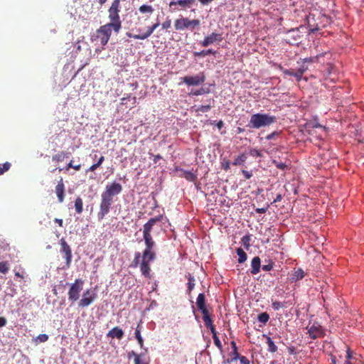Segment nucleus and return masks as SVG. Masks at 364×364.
Here are the masks:
<instances>
[{
  "mask_svg": "<svg viewBox=\"0 0 364 364\" xmlns=\"http://www.w3.org/2000/svg\"><path fill=\"white\" fill-rule=\"evenodd\" d=\"M304 277V272L301 269H299L294 272L293 279L300 280Z\"/></svg>",
  "mask_w": 364,
  "mask_h": 364,
  "instance_id": "ea45409f",
  "label": "nucleus"
},
{
  "mask_svg": "<svg viewBox=\"0 0 364 364\" xmlns=\"http://www.w3.org/2000/svg\"><path fill=\"white\" fill-rule=\"evenodd\" d=\"M313 128L318 129L321 131V132L323 134H326V128L324 127L316 124V125L314 126Z\"/></svg>",
  "mask_w": 364,
  "mask_h": 364,
  "instance_id": "bf43d9fd",
  "label": "nucleus"
},
{
  "mask_svg": "<svg viewBox=\"0 0 364 364\" xmlns=\"http://www.w3.org/2000/svg\"><path fill=\"white\" fill-rule=\"evenodd\" d=\"M176 170L178 171H180V173H181L179 174L180 177L185 178L188 181L195 182L198 178L197 175L192 171H186L184 169L178 168Z\"/></svg>",
  "mask_w": 364,
  "mask_h": 364,
  "instance_id": "a211bd4d",
  "label": "nucleus"
},
{
  "mask_svg": "<svg viewBox=\"0 0 364 364\" xmlns=\"http://www.w3.org/2000/svg\"><path fill=\"white\" fill-rule=\"evenodd\" d=\"M200 24L199 19H190L188 17L180 16L174 21V28L176 31L189 30L193 31Z\"/></svg>",
  "mask_w": 364,
  "mask_h": 364,
  "instance_id": "20e7f679",
  "label": "nucleus"
},
{
  "mask_svg": "<svg viewBox=\"0 0 364 364\" xmlns=\"http://www.w3.org/2000/svg\"><path fill=\"white\" fill-rule=\"evenodd\" d=\"M188 280V282L187 284L188 285V293L190 294L191 292V291L194 289V287H195V278L191 274H188L187 276H186Z\"/></svg>",
  "mask_w": 364,
  "mask_h": 364,
  "instance_id": "473e14b6",
  "label": "nucleus"
},
{
  "mask_svg": "<svg viewBox=\"0 0 364 364\" xmlns=\"http://www.w3.org/2000/svg\"><path fill=\"white\" fill-rule=\"evenodd\" d=\"M54 221L55 223H58L60 227H63V222L62 219L55 218Z\"/></svg>",
  "mask_w": 364,
  "mask_h": 364,
  "instance_id": "774afa93",
  "label": "nucleus"
},
{
  "mask_svg": "<svg viewBox=\"0 0 364 364\" xmlns=\"http://www.w3.org/2000/svg\"><path fill=\"white\" fill-rule=\"evenodd\" d=\"M97 298V294L95 292H91L89 289L83 293L82 298L80 300L78 306L85 308L90 305Z\"/></svg>",
  "mask_w": 364,
  "mask_h": 364,
  "instance_id": "f8f14e48",
  "label": "nucleus"
},
{
  "mask_svg": "<svg viewBox=\"0 0 364 364\" xmlns=\"http://www.w3.org/2000/svg\"><path fill=\"white\" fill-rule=\"evenodd\" d=\"M205 92H207L205 91V90L204 88L201 87L199 90L192 92V95H200L205 94Z\"/></svg>",
  "mask_w": 364,
  "mask_h": 364,
  "instance_id": "4d7b16f0",
  "label": "nucleus"
},
{
  "mask_svg": "<svg viewBox=\"0 0 364 364\" xmlns=\"http://www.w3.org/2000/svg\"><path fill=\"white\" fill-rule=\"evenodd\" d=\"M60 244L61 245L60 251L64 254V257L65 259L66 267L69 268L70 267L73 257L71 248L64 238H61L60 240Z\"/></svg>",
  "mask_w": 364,
  "mask_h": 364,
  "instance_id": "9d476101",
  "label": "nucleus"
},
{
  "mask_svg": "<svg viewBox=\"0 0 364 364\" xmlns=\"http://www.w3.org/2000/svg\"><path fill=\"white\" fill-rule=\"evenodd\" d=\"M216 53L215 50H213V49H208V50H203L200 52H194L193 55L195 57H204L205 55L212 54L215 55Z\"/></svg>",
  "mask_w": 364,
  "mask_h": 364,
  "instance_id": "7c9ffc66",
  "label": "nucleus"
},
{
  "mask_svg": "<svg viewBox=\"0 0 364 364\" xmlns=\"http://www.w3.org/2000/svg\"><path fill=\"white\" fill-rule=\"evenodd\" d=\"M113 200L103 196L102 195L101 196L100 211L97 213L99 220H102L105 218V216L109 212Z\"/></svg>",
  "mask_w": 364,
  "mask_h": 364,
  "instance_id": "6e6552de",
  "label": "nucleus"
},
{
  "mask_svg": "<svg viewBox=\"0 0 364 364\" xmlns=\"http://www.w3.org/2000/svg\"><path fill=\"white\" fill-rule=\"evenodd\" d=\"M308 68L306 65H301L298 70H297V81L299 82L304 73L307 70Z\"/></svg>",
  "mask_w": 364,
  "mask_h": 364,
  "instance_id": "58836bf2",
  "label": "nucleus"
},
{
  "mask_svg": "<svg viewBox=\"0 0 364 364\" xmlns=\"http://www.w3.org/2000/svg\"><path fill=\"white\" fill-rule=\"evenodd\" d=\"M75 208L77 214L82 213L83 210V202L80 197H77L75 201Z\"/></svg>",
  "mask_w": 364,
  "mask_h": 364,
  "instance_id": "cd10ccee",
  "label": "nucleus"
},
{
  "mask_svg": "<svg viewBox=\"0 0 364 364\" xmlns=\"http://www.w3.org/2000/svg\"><path fill=\"white\" fill-rule=\"evenodd\" d=\"M272 307L274 310H279L281 308L285 307V305L282 302L274 301H272Z\"/></svg>",
  "mask_w": 364,
  "mask_h": 364,
  "instance_id": "37998d69",
  "label": "nucleus"
},
{
  "mask_svg": "<svg viewBox=\"0 0 364 364\" xmlns=\"http://www.w3.org/2000/svg\"><path fill=\"white\" fill-rule=\"evenodd\" d=\"M182 81L188 86L200 85L205 80V76L203 73H200L194 76H185L181 78Z\"/></svg>",
  "mask_w": 364,
  "mask_h": 364,
  "instance_id": "9b49d317",
  "label": "nucleus"
},
{
  "mask_svg": "<svg viewBox=\"0 0 364 364\" xmlns=\"http://www.w3.org/2000/svg\"><path fill=\"white\" fill-rule=\"evenodd\" d=\"M122 0H113L111 6L108 9V18L110 25L114 26V31L118 33L122 28V21L119 13L121 11Z\"/></svg>",
  "mask_w": 364,
  "mask_h": 364,
  "instance_id": "f03ea898",
  "label": "nucleus"
},
{
  "mask_svg": "<svg viewBox=\"0 0 364 364\" xmlns=\"http://www.w3.org/2000/svg\"><path fill=\"white\" fill-rule=\"evenodd\" d=\"M250 240H251V238H250V235H245L242 238L241 242H242V245L245 247V248L247 250L250 247Z\"/></svg>",
  "mask_w": 364,
  "mask_h": 364,
  "instance_id": "e433bc0d",
  "label": "nucleus"
},
{
  "mask_svg": "<svg viewBox=\"0 0 364 364\" xmlns=\"http://www.w3.org/2000/svg\"><path fill=\"white\" fill-rule=\"evenodd\" d=\"M214 100L210 99L209 100V103L206 105H200L197 107L196 112H207L213 107L214 104Z\"/></svg>",
  "mask_w": 364,
  "mask_h": 364,
  "instance_id": "393cba45",
  "label": "nucleus"
},
{
  "mask_svg": "<svg viewBox=\"0 0 364 364\" xmlns=\"http://www.w3.org/2000/svg\"><path fill=\"white\" fill-rule=\"evenodd\" d=\"M195 1L196 0H172L169 3V7L175 11L178 10L176 7L177 5L181 6L183 9L190 8Z\"/></svg>",
  "mask_w": 364,
  "mask_h": 364,
  "instance_id": "2eb2a0df",
  "label": "nucleus"
},
{
  "mask_svg": "<svg viewBox=\"0 0 364 364\" xmlns=\"http://www.w3.org/2000/svg\"><path fill=\"white\" fill-rule=\"evenodd\" d=\"M196 305L198 308L201 311V312L208 311L205 306V296L203 293H200L198 294L196 299Z\"/></svg>",
  "mask_w": 364,
  "mask_h": 364,
  "instance_id": "5701e85b",
  "label": "nucleus"
},
{
  "mask_svg": "<svg viewBox=\"0 0 364 364\" xmlns=\"http://www.w3.org/2000/svg\"><path fill=\"white\" fill-rule=\"evenodd\" d=\"M273 163L276 166V167L279 169L284 170L287 168V165L284 163L278 162L275 160L273 161Z\"/></svg>",
  "mask_w": 364,
  "mask_h": 364,
  "instance_id": "3c124183",
  "label": "nucleus"
},
{
  "mask_svg": "<svg viewBox=\"0 0 364 364\" xmlns=\"http://www.w3.org/2000/svg\"><path fill=\"white\" fill-rule=\"evenodd\" d=\"M142 258V255H141V253L139 252H135L134 254V258L133 261L132 262L131 267L133 268L137 267L139 265L140 266V258Z\"/></svg>",
  "mask_w": 364,
  "mask_h": 364,
  "instance_id": "72a5a7b5",
  "label": "nucleus"
},
{
  "mask_svg": "<svg viewBox=\"0 0 364 364\" xmlns=\"http://www.w3.org/2000/svg\"><path fill=\"white\" fill-rule=\"evenodd\" d=\"M11 168V164L9 162L4 163L1 166H0V175H2L6 171H9Z\"/></svg>",
  "mask_w": 364,
  "mask_h": 364,
  "instance_id": "de8ad7c7",
  "label": "nucleus"
},
{
  "mask_svg": "<svg viewBox=\"0 0 364 364\" xmlns=\"http://www.w3.org/2000/svg\"><path fill=\"white\" fill-rule=\"evenodd\" d=\"M38 339L41 341V342H46L48 341V336L46 335V334H40L38 336Z\"/></svg>",
  "mask_w": 364,
  "mask_h": 364,
  "instance_id": "6e6d98bb",
  "label": "nucleus"
},
{
  "mask_svg": "<svg viewBox=\"0 0 364 364\" xmlns=\"http://www.w3.org/2000/svg\"><path fill=\"white\" fill-rule=\"evenodd\" d=\"M307 333L309 335L311 338L314 340L323 338L326 335L325 330L318 323H313V325L308 328Z\"/></svg>",
  "mask_w": 364,
  "mask_h": 364,
  "instance_id": "1a4fd4ad",
  "label": "nucleus"
},
{
  "mask_svg": "<svg viewBox=\"0 0 364 364\" xmlns=\"http://www.w3.org/2000/svg\"><path fill=\"white\" fill-rule=\"evenodd\" d=\"M251 274H257L259 272L261 268V259L259 257H255L251 262Z\"/></svg>",
  "mask_w": 364,
  "mask_h": 364,
  "instance_id": "4be33fe9",
  "label": "nucleus"
},
{
  "mask_svg": "<svg viewBox=\"0 0 364 364\" xmlns=\"http://www.w3.org/2000/svg\"><path fill=\"white\" fill-rule=\"evenodd\" d=\"M6 322L7 321H6V318L2 317V316L0 317V327H3V326H6Z\"/></svg>",
  "mask_w": 364,
  "mask_h": 364,
  "instance_id": "052dcab7",
  "label": "nucleus"
},
{
  "mask_svg": "<svg viewBox=\"0 0 364 364\" xmlns=\"http://www.w3.org/2000/svg\"><path fill=\"white\" fill-rule=\"evenodd\" d=\"M319 57H320V55H316L315 57L306 58L304 60V62H306V63H315V62L318 61V59Z\"/></svg>",
  "mask_w": 364,
  "mask_h": 364,
  "instance_id": "603ef678",
  "label": "nucleus"
},
{
  "mask_svg": "<svg viewBox=\"0 0 364 364\" xmlns=\"http://www.w3.org/2000/svg\"><path fill=\"white\" fill-rule=\"evenodd\" d=\"M257 319L263 324H266L269 319V315L267 312L261 313L258 315Z\"/></svg>",
  "mask_w": 364,
  "mask_h": 364,
  "instance_id": "f704fd0d",
  "label": "nucleus"
},
{
  "mask_svg": "<svg viewBox=\"0 0 364 364\" xmlns=\"http://www.w3.org/2000/svg\"><path fill=\"white\" fill-rule=\"evenodd\" d=\"M211 124L215 125L219 129H221L224 126V123L222 120H219L218 122L213 121L211 122Z\"/></svg>",
  "mask_w": 364,
  "mask_h": 364,
  "instance_id": "5fc2aeb1",
  "label": "nucleus"
},
{
  "mask_svg": "<svg viewBox=\"0 0 364 364\" xmlns=\"http://www.w3.org/2000/svg\"><path fill=\"white\" fill-rule=\"evenodd\" d=\"M84 281L81 279H76L73 283L68 291V299L72 301H76L80 298V293L82 289Z\"/></svg>",
  "mask_w": 364,
  "mask_h": 364,
  "instance_id": "423d86ee",
  "label": "nucleus"
},
{
  "mask_svg": "<svg viewBox=\"0 0 364 364\" xmlns=\"http://www.w3.org/2000/svg\"><path fill=\"white\" fill-rule=\"evenodd\" d=\"M266 262H267V264L262 265V269L264 271H267V272L271 271L273 269L274 265V262L272 259H269Z\"/></svg>",
  "mask_w": 364,
  "mask_h": 364,
  "instance_id": "a19ab883",
  "label": "nucleus"
},
{
  "mask_svg": "<svg viewBox=\"0 0 364 364\" xmlns=\"http://www.w3.org/2000/svg\"><path fill=\"white\" fill-rule=\"evenodd\" d=\"M236 252L239 257L238 258V262L239 263H243L246 261L247 256L245 252L240 247L237 248L236 250Z\"/></svg>",
  "mask_w": 364,
  "mask_h": 364,
  "instance_id": "c756f323",
  "label": "nucleus"
},
{
  "mask_svg": "<svg viewBox=\"0 0 364 364\" xmlns=\"http://www.w3.org/2000/svg\"><path fill=\"white\" fill-rule=\"evenodd\" d=\"M136 355H142V354H137L136 353L132 350V352L129 353L128 357L129 358H130L132 356H133L135 359Z\"/></svg>",
  "mask_w": 364,
  "mask_h": 364,
  "instance_id": "69168bd1",
  "label": "nucleus"
},
{
  "mask_svg": "<svg viewBox=\"0 0 364 364\" xmlns=\"http://www.w3.org/2000/svg\"><path fill=\"white\" fill-rule=\"evenodd\" d=\"M112 29L114 30V26L107 23L97 30V38L100 41L101 45L105 46L107 43L112 34Z\"/></svg>",
  "mask_w": 364,
  "mask_h": 364,
  "instance_id": "39448f33",
  "label": "nucleus"
},
{
  "mask_svg": "<svg viewBox=\"0 0 364 364\" xmlns=\"http://www.w3.org/2000/svg\"><path fill=\"white\" fill-rule=\"evenodd\" d=\"M283 73L286 75L294 76L297 80V70L294 71L292 69H285L283 70Z\"/></svg>",
  "mask_w": 364,
  "mask_h": 364,
  "instance_id": "49530a36",
  "label": "nucleus"
},
{
  "mask_svg": "<svg viewBox=\"0 0 364 364\" xmlns=\"http://www.w3.org/2000/svg\"><path fill=\"white\" fill-rule=\"evenodd\" d=\"M275 121L276 117L274 116H271L268 114H254L251 116L247 127L257 129L261 127L269 126Z\"/></svg>",
  "mask_w": 364,
  "mask_h": 364,
  "instance_id": "7ed1b4c3",
  "label": "nucleus"
},
{
  "mask_svg": "<svg viewBox=\"0 0 364 364\" xmlns=\"http://www.w3.org/2000/svg\"><path fill=\"white\" fill-rule=\"evenodd\" d=\"M301 36L298 33V30L292 29L289 31L287 42L290 44H297Z\"/></svg>",
  "mask_w": 364,
  "mask_h": 364,
  "instance_id": "aec40b11",
  "label": "nucleus"
},
{
  "mask_svg": "<svg viewBox=\"0 0 364 364\" xmlns=\"http://www.w3.org/2000/svg\"><path fill=\"white\" fill-rule=\"evenodd\" d=\"M346 360H350L352 358V351L350 348H348L346 351Z\"/></svg>",
  "mask_w": 364,
  "mask_h": 364,
  "instance_id": "680f3d73",
  "label": "nucleus"
},
{
  "mask_svg": "<svg viewBox=\"0 0 364 364\" xmlns=\"http://www.w3.org/2000/svg\"><path fill=\"white\" fill-rule=\"evenodd\" d=\"M202 314H203V319L205 326L208 328V327L213 325V321L210 316L208 311H203V312H202Z\"/></svg>",
  "mask_w": 364,
  "mask_h": 364,
  "instance_id": "c85d7f7f",
  "label": "nucleus"
},
{
  "mask_svg": "<svg viewBox=\"0 0 364 364\" xmlns=\"http://www.w3.org/2000/svg\"><path fill=\"white\" fill-rule=\"evenodd\" d=\"M139 11L142 14H145V13L151 14L154 11V9L151 6L144 4V5H141V6H139Z\"/></svg>",
  "mask_w": 364,
  "mask_h": 364,
  "instance_id": "c9c22d12",
  "label": "nucleus"
},
{
  "mask_svg": "<svg viewBox=\"0 0 364 364\" xmlns=\"http://www.w3.org/2000/svg\"><path fill=\"white\" fill-rule=\"evenodd\" d=\"M208 328H210V330L213 334V336H217V332H216L215 326L213 325L208 327Z\"/></svg>",
  "mask_w": 364,
  "mask_h": 364,
  "instance_id": "e2e57ef3",
  "label": "nucleus"
},
{
  "mask_svg": "<svg viewBox=\"0 0 364 364\" xmlns=\"http://www.w3.org/2000/svg\"><path fill=\"white\" fill-rule=\"evenodd\" d=\"M267 210V208H257L256 212L257 213H264Z\"/></svg>",
  "mask_w": 364,
  "mask_h": 364,
  "instance_id": "0e129e2a",
  "label": "nucleus"
},
{
  "mask_svg": "<svg viewBox=\"0 0 364 364\" xmlns=\"http://www.w3.org/2000/svg\"><path fill=\"white\" fill-rule=\"evenodd\" d=\"M161 215L150 218L143 226V235H151V232L154 225L162 220Z\"/></svg>",
  "mask_w": 364,
  "mask_h": 364,
  "instance_id": "4468645a",
  "label": "nucleus"
},
{
  "mask_svg": "<svg viewBox=\"0 0 364 364\" xmlns=\"http://www.w3.org/2000/svg\"><path fill=\"white\" fill-rule=\"evenodd\" d=\"M55 192L57 195L59 203H63L65 198V186L63 183V178H60L57 186L55 188Z\"/></svg>",
  "mask_w": 364,
  "mask_h": 364,
  "instance_id": "f3484780",
  "label": "nucleus"
},
{
  "mask_svg": "<svg viewBox=\"0 0 364 364\" xmlns=\"http://www.w3.org/2000/svg\"><path fill=\"white\" fill-rule=\"evenodd\" d=\"M154 31L153 28L151 26L148 27L146 31L143 34H132L129 33H127V35L129 38H133L136 40H144L149 38Z\"/></svg>",
  "mask_w": 364,
  "mask_h": 364,
  "instance_id": "412c9836",
  "label": "nucleus"
},
{
  "mask_svg": "<svg viewBox=\"0 0 364 364\" xmlns=\"http://www.w3.org/2000/svg\"><path fill=\"white\" fill-rule=\"evenodd\" d=\"M107 336L111 338L122 339L124 336V331L118 326L112 328L107 333Z\"/></svg>",
  "mask_w": 364,
  "mask_h": 364,
  "instance_id": "6ab92c4d",
  "label": "nucleus"
},
{
  "mask_svg": "<svg viewBox=\"0 0 364 364\" xmlns=\"http://www.w3.org/2000/svg\"><path fill=\"white\" fill-rule=\"evenodd\" d=\"M135 338L138 341V343L141 348H143L144 346V340L141 335V324L138 323L136 330H135Z\"/></svg>",
  "mask_w": 364,
  "mask_h": 364,
  "instance_id": "a878e982",
  "label": "nucleus"
},
{
  "mask_svg": "<svg viewBox=\"0 0 364 364\" xmlns=\"http://www.w3.org/2000/svg\"><path fill=\"white\" fill-rule=\"evenodd\" d=\"M250 156H252L253 157H262V151L257 149H251L250 150Z\"/></svg>",
  "mask_w": 364,
  "mask_h": 364,
  "instance_id": "a18cd8bd",
  "label": "nucleus"
},
{
  "mask_svg": "<svg viewBox=\"0 0 364 364\" xmlns=\"http://www.w3.org/2000/svg\"><path fill=\"white\" fill-rule=\"evenodd\" d=\"M222 41V33L213 32L204 38V39L200 42V45L203 47H207L214 43L221 42Z\"/></svg>",
  "mask_w": 364,
  "mask_h": 364,
  "instance_id": "ddd939ff",
  "label": "nucleus"
},
{
  "mask_svg": "<svg viewBox=\"0 0 364 364\" xmlns=\"http://www.w3.org/2000/svg\"><path fill=\"white\" fill-rule=\"evenodd\" d=\"M70 168H74L75 171H80L81 168V164H73V161L71 160L67 165L65 169L66 171H68Z\"/></svg>",
  "mask_w": 364,
  "mask_h": 364,
  "instance_id": "79ce46f5",
  "label": "nucleus"
},
{
  "mask_svg": "<svg viewBox=\"0 0 364 364\" xmlns=\"http://www.w3.org/2000/svg\"><path fill=\"white\" fill-rule=\"evenodd\" d=\"M247 160V156L245 154H241L240 156H238L235 161H233L232 164L234 166H240L243 165L244 163Z\"/></svg>",
  "mask_w": 364,
  "mask_h": 364,
  "instance_id": "2f4dec72",
  "label": "nucleus"
},
{
  "mask_svg": "<svg viewBox=\"0 0 364 364\" xmlns=\"http://www.w3.org/2000/svg\"><path fill=\"white\" fill-rule=\"evenodd\" d=\"M171 20L168 18L166 19V21L161 24L162 29L167 30L171 28Z\"/></svg>",
  "mask_w": 364,
  "mask_h": 364,
  "instance_id": "8fccbe9b",
  "label": "nucleus"
},
{
  "mask_svg": "<svg viewBox=\"0 0 364 364\" xmlns=\"http://www.w3.org/2000/svg\"><path fill=\"white\" fill-rule=\"evenodd\" d=\"M213 0H198V1L203 5H207L212 2Z\"/></svg>",
  "mask_w": 364,
  "mask_h": 364,
  "instance_id": "338daca9",
  "label": "nucleus"
},
{
  "mask_svg": "<svg viewBox=\"0 0 364 364\" xmlns=\"http://www.w3.org/2000/svg\"><path fill=\"white\" fill-rule=\"evenodd\" d=\"M264 337L266 338V343L267 344V350L270 353H275L277 351V346L275 345L274 342L272 341V339L266 335H263Z\"/></svg>",
  "mask_w": 364,
  "mask_h": 364,
  "instance_id": "b1692460",
  "label": "nucleus"
},
{
  "mask_svg": "<svg viewBox=\"0 0 364 364\" xmlns=\"http://www.w3.org/2000/svg\"><path fill=\"white\" fill-rule=\"evenodd\" d=\"M9 269V263L7 261H4L0 262V272L2 274H6L8 272Z\"/></svg>",
  "mask_w": 364,
  "mask_h": 364,
  "instance_id": "4c0bfd02",
  "label": "nucleus"
},
{
  "mask_svg": "<svg viewBox=\"0 0 364 364\" xmlns=\"http://www.w3.org/2000/svg\"><path fill=\"white\" fill-rule=\"evenodd\" d=\"M240 360V364H250V360L243 355H240V358H238Z\"/></svg>",
  "mask_w": 364,
  "mask_h": 364,
  "instance_id": "864d4df0",
  "label": "nucleus"
},
{
  "mask_svg": "<svg viewBox=\"0 0 364 364\" xmlns=\"http://www.w3.org/2000/svg\"><path fill=\"white\" fill-rule=\"evenodd\" d=\"M68 153L65 151H60L52 156V161L54 162L63 161L67 157Z\"/></svg>",
  "mask_w": 364,
  "mask_h": 364,
  "instance_id": "bb28decb",
  "label": "nucleus"
},
{
  "mask_svg": "<svg viewBox=\"0 0 364 364\" xmlns=\"http://www.w3.org/2000/svg\"><path fill=\"white\" fill-rule=\"evenodd\" d=\"M122 191V186L120 183L113 182L109 185H107L105 191L102 195L109 199L113 200V197L119 194Z\"/></svg>",
  "mask_w": 364,
  "mask_h": 364,
  "instance_id": "0eeeda50",
  "label": "nucleus"
},
{
  "mask_svg": "<svg viewBox=\"0 0 364 364\" xmlns=\"http://www.w3.org/2000/svg\"><path fill=\"white\" fill-rule=\"evenodd\" d=\"M242 173L246 179H249L252 176V173L250 171L242 170Z\"/></svg>",
  "mask_w": 364,
  "mask_h": 364,
  "instance_id": "13d9d810",
  "label": "nucleus"
},
{
  "mask_svg": "<svg viewBox=\"0 0 364 364\" xmlns=\"http://www.w3.org/2000/svg\"><path fill=\"white\" fill-rule=\"evenodd\" d=\"M145 249L142 253V260L140 264V271L146 278H151V267L149 263L156 259V253L154 251L155 242L151 235H143Z\"/></svg>",
  "mask_w": 364,
  "mask_h": 364,
  "instance_id": "f257e3e1",
  "label": "nucleus"
},
{
  "mask_svg": "<svg viewBox=\"0 0 364 364\" xmlns=\"http://www.w3.org/2000/svg\"><path fill=\"white\" fill-rule=\"evenodd\" d=\"M213 338L214 344L217 346V348L219 350H222L223 346H222V343H221V342H220L218 335L215 336H213Z\"/></svg>",
  "mask_w": 364,
  "mask_h": 364,
  "instance_id": "09e8293b",
  "label": "nucleus"
},
{
  "mask_svg": "<svg viewBox=\"0 0 364 364\" xmlns=\"http://www.w3.org/2000/svg\"><path fill=\"white\" fill-rule=\"evenodd\" d=\"M134 364H149V363L145 360L144 358V355H136V358L134 359Z\"/></svg>",
  "mask_w": 364,
  "mask_h": 364,
  "instance_id": "c03bdc74",
  "label": "nucleus"
},
{
  "mask_svg": "<svg viewBox=\"0 0 364 364\" xmlns=\"http://www.w3.org/2000/svg\"><path fill=\"white\" fill-rule=\"evenodd\" d=\"M230 345L232 346V350L229 353V356L230 358L225 360L223 363L224 364L230 363L232 362L236 361L240 358V354L237 350V347L236 343L235 341H231Z\"/></svg>",
  "mask_w": 364,
  "mask_h": 364,
  "instance_id": "dca6fc26",
  "label": "nucleus"
}]
</instances>
